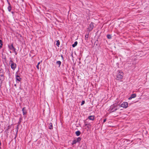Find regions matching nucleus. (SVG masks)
Masks as SVG:
<instances>
[{"label":"nucleus","instance_id":"26","mask_svg":"<svg viewBox=\"0 0 149 149\" xmlns=\"http://www.w3.org/2000/svg\"><path fill=\"white\" fill-rule=\"evenodd\" d=\"M14 52L15 53V55H17V52H16V51L15 52Z\"/></svg>","mask_w":149,"mask_h":149},{"label":"nucleus","instance_id":"25","mask_svg":"<svg viewBox=\"0 0 149 149\" xmlns=\"http://www.w3.org/2000/svg\"><path fill=\"white\" fill-rule=\"evenodd\" d=\"M106 121V119H105L104 120H103V123H104V122H105Z\"/></svg>","mask_w":149,"mask_h":149},{"label":"nucleus","instance_id":"11","mask_svg":"<svg viewBox=\"0 0 149 149\" xmlns=\"http://www.w3.org/2000/svg\"><path fill=\"white\" fill-rule=\"evenodd\" d=\"M88 118L91 120H93L94 119V116H89L88 117Z\"/></svg>","mask_w":149,"mask_h":149},{"label":"nucleus","instance_id":"19","mask_svg":"<svg viewBox=\"0 0 149 149\" xmlns=\"http://www.w3.org/2000/svg\"><path fill=\"white\" fill-rule=\"evenodd\" d=\"M56 45H57V46L58 47H59V46L60 45V42L58 40L57 41Z\"/></svg>","mask_w":149,"mask_h":149},{"label":"nucleus","instance_id":"27","mask_svg":"<svg viewBox=\"0 0 149 149\" xmlns=\"http://www.w3.org/2000/svg\"><path fill=\"white\" fill-rule=\"evenodd\" d=\"M2 45H0V49H1L2 47Z\"/></svg>","mask_w":149,"mask_h":149},{"label":"nucleus","instance_id":"3","mask_svg":"<svg viewBox=\"0 0 149 149\" xmlns=\"http://www.w3.org/2000/svg\"><path fill=\"white\" fill-rule=\"evenodd\" d=\"M9 62L11 68L13 70H14L16 68V64L11 60H10Z\"/></svg>","mask_w":149,"mask_h":149},{"label":"nucleus","instance_id":"18","mask_svg":"<svg viewBox=\"0 0 149 149\" xmlns=\"http://www.w3.org/2000/svg\"><path fill=\"white\" fill-rule=\"evenodd\" d=\"M4 70L2 69H1L0 70V74H4Z\"/></svg>","mask_w":149,"mask_h":149},{"label":"nucleus","instance_id":"24","mask_svg":"<svg viewBox=\"0 0 149 149\" xmlns=\"http://www.w3.org/2000/svg\"><path fill=\"white\" fill-rule=\"evenodd\" d=\"M13 51L14 52H15L16 51V49L14 47V49H13Z\"/></svg>","mask_w":149,"mask_h":149},{"label":"nucleus","instance_id":"9","mask_svg":"<svg viewBox=\"0 0 149 149\" xmlns=\"http://www.w3.org/2000/svg\"><path fill=\"white\" fill-rule=\"evenodd\" d=\"M7 2L9 5V6L8 7V9L9 12H10L11 10V6L10 3V2L7 0Z\"/></svg>","mask_w":149,"mask_h":149},{"label":"nucleus","instance_id":"7","mask_svg":"<svg viewBox=\"0 0 149 149\" xmlns=\"http://www.w3.org/2000/svg\"><path fill=\"white\" fill-rule=\"evenodd\" d=\"M94 23L91 22L89 25V26L88 28V29L89 31H91L94 27Z\"/></svg>","mask_w":149,"mask_h":149},{"label":"nucleus","instance_id":"6","mask_svg":"<svg viewBox=\"0 0 149 149\" xmlns=\"http://www.w3.org/2000/svg\"><path fill=\"white\" fill-rule=\"evenodd\" d=\"M17 74V72H16L15 75L16 81L17 83H19V82H20L21 81L22 78L20 77Z\"/></svg>","mask_w":149,"mask_h":149},{"label":"nucleus","instance_id":"23","mask_svg":"<svg viewBox=\"0 0 149 149\" xmlns=\"http://www.w3.org/2000/svg\"><path fill=\"white\" fill-rule=\"evenodd\" d=\"M36 67H37V68L39 70V65H36Z\"/></svg>","mask_w":149,"mask_h":149},{"label":"nucleus","instance_id":"20","mask_svg":"<svg viewBox=\"0 0 149 149\" xmlns=\"http://www.w3.org/2000/svg\"><path fill=\"white\" fill-rule=\"evenodd\" d=\"M107 37L108 39H110L111 38V35L108 34L107 35Z\"/></svg>","mask_w":149,"mask_h":149},{"label":"nucleus","instance_id":"1","mask_svg":"<svg viewBox=\"0 0 149 149\" xmlns=\"http://www.w3.org/2000/svg\"><path fill=\"white\" fill-rule=\"evenodd\" d=\"M124 75V73L121 70H118L116 75V79L117 80H120L122 79Z\"/></svg>","mask_w":149,"mask_h":149},{"label":"nucleus","instance_id":"5","mask_svg":"<svg viewBox=\"0 0 149 149\" xmlns=\"http://www.w3.org/2000/svg\"><path fill=\"white\" fill-rule=\"evenodd\" d=\"M120 106L124 108H126L128 107V103L127 102H124L120 105Z\"/></svg>","mask_w":149,"mask_h":149},{"label":"nucleus","instance_id":"28","mask_svg":"<svg viewBox=\"0 0 149 149\" xmlns=\"http://www.w3.org/2000/svg\"><path fill=\"white\" fill-rule=\"evenodd\" d=\"M11 13L12 14H13L14 13V12H13V11H12L11 12Z\"/></svg>","mask_w":149,"mask_h":149},{"label":"nucleus","instance_id":"16","mask_svg":"<svg viewBox=\"0 0 149 149\" xmlns=\"http://www.w3.org/2000/svg\"><path fill=\"white\" fill-rule=\"evenodd\" d=\"M61 63V62L60 61H57L56 62V64L58 65H59V66H58L59 67L60 66Z\"/></svg>","mask_w":149,"mask_h":149},{"label":"nucleus","instance_id":"31","mask_svg":"<svg viewBox=\"0 0 149 149\" xmlns=\"http://www.w3.org/2000/svg\"><path fill=\"white\" fill-rule=\"evenodd\" d=\"M15 86H16V84H15Z\"/></svg>","mask_w":149,"mask_h":149},{"label":"nucleus","instance_id":"10","mask_svg":"<svg viewBox=\"0 0 149 149\" xmlns=\"http://www.w3.org/2000/svg\"><path fill=\"white\" fill-rule=\"evenodd\" d=\"M22 111L23 114L24 115L26 114L27 112L25 107H23L22 109Z\"/></svg>","mask_w":149,"mask_h":149},{"label":"nucleus","instance_id":"22","mask_svg":"<svg viewBox=\"0 0 149 149\" xmlns=\"http://www.w3.org/2000/svg\"><path fill=\"white\" fill-rule=\"evenodd\" d=\"M3 42L1 40H0V45H3L2 44Z\"/></svg>","mask_w":149,"mask_h":149},{"label":"nucleus","instance_id":"8","mask_svg":"<svg viewBox=\"0 0 149 149\" xmlns=\"http://www.w3.org/2000/svg\"><path fill=\"white\" fill-rule=\"evenodd\" d=\"M136 97V95L135 94H132L131 96L128 98L129 100H131L133 98H134Z\"/></svg>","mask_w":149,"mask_h":149},{"label":"nucleus","instance_id":"17","mask_svg":"<svg viewBox=\"0 0 149 149\" xmlns=\"http://www.w3.org/2000/svg\"><path fill=\"white\" fill-rule=\"evenodd\" d=\"M89 37V33L86 34L85 36V39L86 40H87Z\"/></svg>","mask_w":149,"mask_h":149},{"label":"nucleus","instance_id":"12","mask_svg":"<svg viewBox=\"0 0 149 149\" xmlns=\"http://www.w3.org/2000/svg\"><path fill=\"white\" fill-rule=\"evenodd\" d=\"M8 47L9 49L10 50H13L14 48L13 44H12L11 45H8Z\"/></svg>","mask_w":149,"mask_h":149},{"label":"nucleus","instance_id":"4","mask_svg":"<svg viewBox=\"0 0 149 149\" xmlns=\"http://www.w3.org/2000/svg\"><path fill=\"white\" fill-rule=\"evenodd\" d=\"M81 138L80 137H78L73 140L72 142V144L74 145L77 142H79L81 140Z\"/></svg>","mask_w":149,"mask_h":149},{"label":"nucleus","instance_id":"21","mask_svg":"<svg viewBox=\"0 0 149 149\" xmlns=\"http://www.w3.org/2000/svg\"><path fill=\"white\" fill-rule=\"evenodd\" d=\"M85 103V101H82L81 102V105H82L83 104H84Z\"/></svg>","mask_w":149,"mask_h":149},{"label":"nucleus","instance_id":"14","mask_svg":"<svg viewBox=\"0 0 149 149\" xmlns=\"http://www.w3.org/2000/svg\"><path fill=\"white\" fill-rule=\"evenodd\" d=\"M75 134L77 136H79L80 135L81 132L79 131H77L76 132Z\"/></svg>","mask_w":149,"mask_h":149},{"label":"nucleus","instance_id":"30","mask_svg":"<svg viewBox=\"0 0 149 149\" xmlns=\"http://www.w3.org/2000/svg\"><path fill=\"white\" fill-rule=\"evenodd\" d=\"M40 62H39L38 63V64L37 65H39V64H40Z\"/></svg>","mask_w":149,"mask_h":149},{"label":"nucleus","instance_id":"15","mask_svg":"<svg viewBox=\"0 0 149 149\" xmlns=\"http://www.w3.org/2000/svg\"><path fill=\"white\" fill-rule=\"evenodd\" d=\"M77 41H75L74 44L72 45V47H75L77 44Z\"/></svg>","mask_w":149,"mask_h":149},{"label":"nucleus","instance_id":"29","mask_svg":"<svg viewBox=\"0 0 149 149\" xmlns=\"http://www.w3.org/2000/svg\"><path fill=\"white\" fill-rule=\"evenodd\" d=\"M61 58H62L63 59V55H61Z\"/></svg>","mask_w":149,"mask_h":149},{"label":"nucleus","instance_id":"13","mask_svg":"<svg viewBox=\"0 0 149 149\" xmlns=\"http://www.w3.org/2000/svg\"><path fill=\"white\" fill-rule=\"evenodd\" d=\"M49 129L50 130L53 129L52 124V123H50L49 124Z\"/></svg>","mask_w":149,"mask_h":149},{"label":"nucleus","instance_id":"2","mask_svg":"<svg viewBox=\"0 0 149 149\" xmlns=\"http://www.w3.org/2000/svg\"><path fill=\"white\" fill-rule=\"evenodd\" d=\"M118 109L117 104H115L111 105L109 109V112H115Z\"/></svg>","mask_w":149,"mask_h":149}]
</instances>
